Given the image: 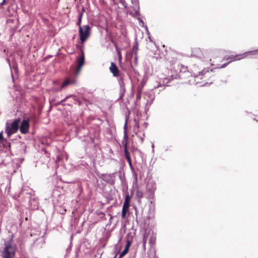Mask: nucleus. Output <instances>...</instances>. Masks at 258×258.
<instances>
[{"mask_svg": "<svg viewBox=\"0 0 258 258\" xmlns=\"http://www.w3.org/2000/svg\"><path fill=\"white\" fill-rule=\"evenodd\" d=\"M248 56H250L251 57L258 58V50L247 51L244 53L236 55L234 56H230L229 58H228V59H230V60L227 63L223 64L222 66H221V68H223L226 67L229 62L232 61L240 60Z\"/></svg>", "mask_w": 258, "mask_h": 258, "instance_id": "f257e3e1", "label": "nucleus"}, {"mask_svg": "<svg viewBox=\"0 0 258 258\" xmlns=\"http://www.w3.org/2000/svg\"><path fill=\"white\" fill-rule=\"evenodd\" d=\"M20 118L15 119L12 123L7 122L6 125V133L8 137H10L12 135L16 133L19 128Z\"/></svg>", "mask_w": 258, "mask_h": 258, "instance_id": "f03ea898", "label": "nucleus"}, {"mask_svg": "<svg viewBox=\"0 0 258 258\" xmlns=\"http://www.w3.org/2000/svg\"><path fill=\"white\" fill-rule=\"evenodd\" d=\"M15 253V248L10 242L5 244L4 250L3 253V258H13Z\"/></svg>", "mask_w": 258, "mask_h": 258, "instance_id": "7ed1b4c3", "label": "nucleus"}, {"mask_svg": "<svg viewBox=\"0 0 258 258\" xmlns=\"http://www.w3.org/2000/svg\"><path fill=\"white\" fill-rule=\"evenodd\" d=\"M90 34V27L89 25L80 26L79 35L82 43L85 42Z\"/></svg>", "mask_w": 258, "mask_h": 258, "instance_id": "20e7f679", "label": "nucleus"}, {"mask_svg": "<svg viewBox=\"0 0 258 258\" xmlns=\"http://www.w3.org/2000/svg\"><path fill=\"white\" fill-rule=\"evenodd\" d=\"M84 60H85L84 53L83 51H81L80 56L77 57V63H78V67L75 72V75L76 76H78V74H79L81 69L84 63Z\"/></svg>", "mask_w": 258, "mask_h": 258, "instance_id": "39448f33", "label": "nucleus"}, {"mask_svg": "<svg viewBox=\"0 0 258 258\" xmlns=\"http://www.w3.org/2000/svg\"><path fill=\"white\" fill-rule=\"evenodd\" d=\"M115 173L103 174L101 175L102 179L106 182L110 184L114 183Z\"/></svg>", "mask_w": 258, "mask_h": 258, "instance_id": "423d86ee", "label": "nucleus"}, {"mask_svg": "<svg viewBox=\"0 0 258 258\" xmlns=\"http://www.w3.org/2000/svg\"><path fill=\"white\" fill-rule=\"evenodd\" d=\"M20 132L22 134H26L28 132L29 122L28 120H23L19 125Z\"/></svg>", "mask_w": 258, "mask_h": 258, "instance_id": "0eeeda50", "label": "nucleus"}, {"mask_svg": "<svg viewBox=\"0 0 258 258\" xmlns=\"http://www.w3.org/2000/svg\"><path fill=\"white\" fill-rule=\"evenodd\" d=\"M109 70L112 73L114 77H117L119 75V71L117 66L113 62L111 63Z\"/></svg>", "mask_w": 258, "mask_h": 258, "instance_id": "6e6552de", "label": "nucleus"}, {"mask_svg": "<svg viewBox=\"0 0 258 258\" xmlns=\"http://www.w3.org/2000/svg\"><path fill=\"white\" fill-rule=\"evenodd\" d=\"M76 83V80L75 79L67 78L65 80V81L62 83L61 87V89H60V90H61V89L62 88H64L68 85H70L75 84Z\"/></svg>", "mask_w": 258, "mask_h": 258, "instance_id": "1a4fd4ad", "label": "nucleus"}, {"mask_svg": "<svg viewBox=\"0 0 258 258\" xmlns=\"http://www.w3.org/2000/svg\"><path fill=\"white\" fill-rule=\"evenodd\" d=\"M147 190L150 192V195H153L154 192L156 189L155 183L153 181L149 182L147 186Z\"/></svg>", "mask_w": 258, "mask_h": 258, "instance_id": "9d476101", "label": "nucleus"}, {"mask_svg": "<svg viewBox=\"0 0 258 258\" xmlns=\"http://www.w3.org/2000/svg\"><path fill=\"white\" fill-rule=\"evenodd\" d=\"M132 4L133 5L134 10L135 11V15L139 16V7L138 0H131Z\"/></svg>", "mask_w": 258, "mask_h": 258, "instance_id": "9b49d317", "label": "nucleus"}, {"mask_svg": "<svg viewBox=\"0 0 258 258\" xmlns=\"http://www.w3.org/2000/svg\"><path fill=\"white\" fill-rule=\"evenodd\" d=\"M176 76H177V75ZM174 79H176V77H175L174 78L173 76H171L170 77V78H168H168H167V77L161 78L160 80H162V84L164 86H168V84L169 83L170 81L172 80H173Z\"/></svg>", "mask_w": 258, "mask_h": 258, "instance_id": "f8f14e48", "label": "nucleus"}, {"mask_svg": "<svg viewBox=\"0 0 258 258\" xmlns=\"http://www.w3.org/2000/svg\"><path fill=\"white\" fill-rule=\"evenodd\" d=\"M122 143H123V144L124 146V155H125V157L126 160H128V159H131L129 153L128 152L127 148V142H126V141H125L124 142V140H123V142H122Z\"/></svg>", "mask_w": 258, "mask_h": 258, "instance_id": "ddd939ff", "label": "nucleus"}, {"mask_svg": "<svg viewBox=\"0 0 258 258\" xmlns=\"http://www.w3.org/2000/svg\"><path fill=\"white\" fill-rule=\"evenodd\" d=\"M118 82H119V86L120 87V91L123 94L124 93V92L125 91V89L124 84L122 79L120 78Z\"/></svg>", "mask_w": 258, "mask_h": 258, "instance_id": "4468645a", "label": "nucleus"}, {"mask_svg": "<svg viewBox=\"0 0 258 258\" xmlns=\"http://www.w3.org/2000/svg\"><path fill=\"white\" fill-rule=\"evenodd\" d=\"M33 202H34L35 204H34V208H35V207H38V202H37V199H35V198H34L33 200L31 199L30 201H29V203H30V205L32 206V203Z\"/></svg>", "mask_w": 258, "mask_h": 258, "instance_id": "2eb2a0df", "label": "nucleus"}, {"mask_svg": "<svg viewBox=\"0 0 258 258\" xmlns=\"http://www.w3.org/2000/svg\"><path fill=\"white\" fill-rule=\"evenodd\" d=\"M129 207H130V204L126 203H124L123 205V207H122V210L127 212L129 209Z\"/></svg>", "mask_w": 258, "mask_h": 258, "instance_id": "dca6fc26", "label": "nucleus"}, {"mask_svg": "<svg viewBox=\"0 0 258 258\" xmlns=\"http://www.w3.org/2000/svg\"><path fill=\"white\" fill-rule=\"evenodd\" d=\"M136 196L140 200L143 197V192L141 190H138L137 191Z\"/></svg>", "mask_w": 258, "mask_h": 258, "instance_id": "f3484780", "label": "nucleus"}, {"mask_svg": "<svg viewBox=\"0 0 258 258\" xmlns=\"http://www.w3.org/2000/svg\"><path fill=\"white\" fill-rule=\"evenodd\" d=\"M180 74L181 73H185L187 71V68L186 67L183 66V65L180 66Z\"/></svg>", "mask_w": 258, "mask_h": 258, "instance_id": "a211bd4d", "label": "nucleus"}, {"mask_svg": "<svg viewBox=\"0 0 258 258\" xmlns=\"http://www.w3.org/2000/svg\"><path fill=\"white\" fill-rule=\"evenodd\" d=\"M4 142V140L3 139L2 133H0V150H2V148L1 147V144H3Z\"/></svg>", "mask_w": 258, "mask_h": 258, "instance_id": "6ab92c4d", "label": "nucleus"}, {"mask_svg": "<svg viewBox=\"0 0 258 258\" xmlns=\"http://www.w3.org/2000/svg\"><path fill=\"white\" fill-rule=\"evenodd\" d=\"M128 251V249H127V247H125V248L124 249V250L121 252V253H120V256H119V258H120L121 257L123 256L124 255H125L126 252Z\"/></svg>", "mask_w": 258, "mask_h": 258, "instance_id": "aec40b11", "label": "nucleus"}, {"mask_svg": "<svg viewBox=\"0 0 258 258\" xmlns=\"http://www.w3.org/2000/svg\"><path fill=\"white\" fill-rule=\"evenodd\" d=\"M127 161L129 164L130 167L131 169V170L134 171V169L132 163L131 159H128V160H127Z\"/></svg>", "mask_w": 258, "mask_h": 258, "instance_id": "412c9836", "label": "nucleus"}, {"mask_svg": "<svg viewBox=\"0 0 258 258\" xmlns=\"http://www.w3.org/2000/svg\"><path fill=\"white\" fill-rule=\"evenodd\" d=\"M130 198L128 194H127L125 197V200L124 203L130 204Z\"/></svg>", "mask_w": 258, "mask_h": 258, "instance_id": "4be33fe9", "label": "nucleus"}, {"mask_svg": "<svg viewBox=\"0 0 258 258\" xmlns=\"http://www.w3.org/2000/svg\"><path fill=\"white\" fill-rule=\"evenodd\" d=\"M81 20H82V15H81L79 18H78V22L77 23V25L79 26H81Z\"/></svg>", "mask_w": 258, "mask_h": 258, "instance_id": "5701e85b", "label": "nucleus"}, {"mask_svg": "<svg viewBox=\"0 0 258 258\" xmlns=\"http://www.w3.org/2000/svg\"><path fill=\"white\" fill-rule=\"evenodd\" d=\"M126 124H127V122L126 121L125 122V124H124V130H125V134H124V139H126L127 138V134H126Z\"/></svg>", "mask_w": 258, "mask_h": 258, "instance_id": "b1692460", "label": "nucleus"}, {"mask_svg": "<svg viewBox=\"0 0 258 258\" xmlns=\"http://www.w3.org/2000/svg\"><path fill=\"white\" fill-rule=\"evenodd\" d=\"M141 97V92L140 91H138L137 93V95H136L137 100H139V99H140Z\"/></svg>", "mask_w": 258, "mask_h": 258, "instance_id": "393cba45", "label": "nucleus"}, {"mask_svg": "<svg viewBox=\"0 0 258 258\" xmlns=\"http://www.w3.org/2000/svg\"><path fill=\"white\" fill-rule=\"evenodd\" d=\"M146 242H147V239H146V235H145L143 238V245L144 247H145Z\"/></svg>", "mask_w": 258, "mask_h": 258, "instance_id": "a878e982", "label": "nucleus"}, {"mask_svg": "<svg viewBox=\"0 0 258 258\" xmlns=\"http://www.w3.org/2000/svg\"><path fill=\"white\" fill-rule=\"evenodd\" d=\"M138 20L139 21L140 25L144 26V23L143 21L140 18H138Z\"/></svg>", "mask_w": 258, "mask_h": 258, "instance_id": "bb28decb", "label": "nucleus"}, {"mask_svg": "<svg viewBox=\"0 0 258 258\" xmlns=\"http://www.w3.org/2000/svg\"><path fill=\"white\" fill-rule=\"evenodd\" d=\"M121 3L122 4V6L125 8H126V4L124 0H120Z\"/></svg>", "mask_w": 258, "mask_h": 258, "instance_id": "cd10ccee", "label": "nucleus"}, {"mask_svg": "<svg viewBox=\"0 0 258 258\" xmlns=\"http://www.w3.org/2000/svg\"><path fill=\"white\" fill-rule=\"evenodd\" d=\"M126 213L127 212L122 210L121 217L122 218H125Z\"/></svg>", "mask_w": 258, "mask_h": 258, "instance_id": "c85d7f7f", "label": "nucleus"}, {"mask_svg": "<svg viewBox=\"0 0 258 258\" xmlns=\"http://www.w3.org/2000/svg\"><path fill=\"white\" fill-rule=\"evenodd\" d=\"M130 244H131L130 242L129 241H127V243L126 244L125 247H127V249L128 250V247H129V246L130 245Z\"/></svg>", "mask_w": 258, "mask_h": 258, "instance_id": "c756f323", "label": "nucleus"}, {"mask_svg": "<svg viewBox=\"0 0 258 258\" xmlns=\"http://www.w3.org/2000/svg\"><path fill=\"white\" fill-rule=\"evenodd\" d=\"M149 243L150 244V245L152 246L153 243V238H151L150 240H149Z\"/></svg>", "mask_w": 258, "mask_h": 258, "instance_id": "7c9ffc66", "label": "nucleus"}, {"mask_svg": "<svg viewBox=\"0 0 258 258\" xmlns=\"http://www.w3.org/2000/svg\"><path fill=\"white\" fill-rule=\"evenodd\" d=\"M161 86V83L160 82L159 83H158V85L157 86L154 87L153 89H156V88L160 87Z\"/></svg>", "mask_w": 258, "mask_h": 258, "instance_id": "2f4dec72", "label": "nucleus"}, {"mask_svg": "<svg viewBox=\"0 0 258 258\" xmlns=\"http://www.w3.org/2000/svg\"><path fill=\"white\" fill-rule=\"evenodd\" d=\"M205 72V71L204 70L202 71V72H199V75H202L203 74H204V73Z\"/></svg>", "mask_w": 258, "mask_h": 258, "instance_id": "473e14b6", "label": "nucleus"}, {"mask_svg": "<svg viewBox=\"0 0 258 258\" xmlns=\"http://www.w3.org/2000/svg\"><path fill=\"white\" fill-rule=\"evenodd\" d=\"M6 2V0H3V2L0 4L1 6H3Z\"/></svg>", "mask_w": 258, "mask_h": 258, "instance_id": "72a5a7b5", "label": "nucleus"}, {"mask_svg": "<svg viewBox=\"0 0 258 258\" xmlns=\"http://www.w3.org/2000/svg\"><path fill=\"white\" fill-rule=\"evenodd\" d=\"M137 49H138V46H137V45H135V46H134V47H133V49H134V50H135V49H136V50H137Z\"/></svg>", "mask_w": 258, "mask_h": 258, "instance_id": "f704fd0d", "label": "nucleus"}, {"mask_svg": "<svg viewBox=\"0 0 258 258\" xmlns=\"http://www.w3.org/2000/svg\"><path fill=\"white\" fill-rule=\"evenodd\" d=\"M69 97H70V96H67L65 98H64L62 101L63 102V101H65Z\"/></svg>", "mask_w": 258, "mask_h": 258, "instance_id": "c9c22d12", "label": "nucleus"}, {"mask_svg": "<svg viewBox=\"0 0 258 258\" xmlns=\"http://www.w3.org/2000/svg\"><path fill=\"white\" fill-rule=\"evenodd\" d=\"M140 139H141V141L143 142V140H144V138H142V137H140Z\"/></svg>", "mask_w": 258, "mask_h": 258, "instance_id": "e433bc0d", "label": "nucleus"}, {"mask_svg": "<svg viewBox=\"0 0 258 258\" xmlns=\"http://www.w3.org/2000/svg\"><path fill=\"white\" fill-rule=\"evenodd\" d=\"M145 28H146V30H147V32H148V27H147V26H145Z\"/></svg>", "mask_w": 258, "mask_h": 258, "instance_id": "4c0bfd02", "label": "nucleus"}, {"mask_svg": "<svg viewBox=\"0 0 258 258\" xmlns=\"http://www.w3.org/2000/svg\"><path fill=\"white\" fill-rule=\"evenodd\" d=\"M7 61H8V63H9V66H10V60H9L8 59H7Z\"/></svg>", "mask_w": 258, "mask_h": 258, "instance_id": "58836bf2", "label": "nucleus"}, {"mask_svg": "<svg viewBox=\"0 0 258 258\" xmlns=\"http://www.w3.org/2000/svg\"><path fill=\"white\" fill-rule=\"evenodd\" d=\"M136 136H137L138 138H140V136H139L138 134H136Z\"/></svg>", "mask_w": 258, "mask_h": 258, "instance_id": "ea45409f", "label": "nucleus"}, {"mask_svg": "<svg viewBox=\"0 0 258 258\" xmlns=\"http://www.w3.org/2000/svg\"><path fill=\"white\" fill-rule=\"evenodd\" d=\"M136 136H137L138 138H140V136H139L138 134H136Z\"/></svg>", "mask_w": 258, "mask_h": 258, "instance_id": "a19ab883", "label": "nucleus"}, {"mask_svg": "<svg viewBox=\"0 0 258 258\" xmlns=\"http://www.w3.org/2000/svg\"><path fill=\"white\" fill-rule=\"evenodd\" d=\"M136 136H137L138 138H140V136H139L138 134H136Z\"/></svg>", "mask_w": 258, "mask_h": 258, "instance_id": "79ce46f5", "label": "nucleus"}, {"mask_svg": "<svg viewBox=\"0 0 258 258\" xmlns=\"http://www.w3.org/2000/svg\"><path fill=\"white\" fill-rule=\"evenodd\" d=\"M136 136H137L138 138H140V136H139L138 134H136Z\"/></svg>", "mask_w": 258, "mask_h": 258, "instance_id": "37998d69", "label": "nucleus"}, {"mask_svg": "<svg viewBox=\"0 0 258 258\" xmlns=\"http://www.w3.org/2000/svg\"><path fill=\"white\" fill-rule=\"evenodd\" d=\"M136 136H137L138 138H140V136H139L138 134H136Z\"/></svg>", "mask_w": 258, "mask_h": 258, "instance_id": "c03bdc74", "label": "nucleus"}]
</instances>
